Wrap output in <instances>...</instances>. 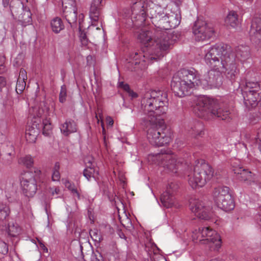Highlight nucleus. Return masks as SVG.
I'll return each instance as SVG.
<instances>
[{"label": "nucleus", "mask_w": 261, "mask_h": 261, "mask_svg": "<svg viewBox=\"0 0 261 261\" xmlns=\"http://www.w3.org/2000/svg\"><path fill=\"white\" fill-rule=\"evenodd\" d=\"M9 208L3 203H0V220H5L9 214Z\"/></svg>", "instance_id": "nucleus-33"}, {"label": "nucleus", "mask_w": 261, "mask_h": 261, "mask_svg": "<svg viewBox=\"0 0 261 261\" xmlns=\"http://www.w3.org/2000/svg\"><path fill=\"white\" fill-rule=\"evenodd\" d=\"M257 221L258 224L261 226V215H259L257 218Z\"/></svg>", "instance_id": "nucleus-52"}, {"label": "nucleus", "mask_w": 261, "mask_h": 261, "mask_svg": "<svg viewBox=\"0 0 261 261\" xmlns=\"http://www.w3.org/2000/svg\"><path fill=\"white\" fill-rule=\"evenodd\" d=\"M3 5L4 7H8L9 5V0H3Z\"/></svg>", "instance_id": "nucleus-51"}, {"label": "nucleus", "mask_w": 261, "mask_h": 261, "mask_svg": "<svg viewBox=\"0 0 261 261\" xmlns=\"http://www.w3.org/2000/svg\"><path fill=\"white\" fill-rule=\"evenodd\" d=\"M189 133L193 137L201 136L203 134V125L200 122H197L188 129Z\"/></svg>", "instance_id": "nucleus-26"}, {"label": "nucleus", "mask_w": 261, "mask_h": 261, "mask_svg": "<svg viewBox=\"0 0 261 261\" xmlns=\"http://www.w3.org/2000/svg\"><path fill=\"white\" fill-rule=\"evenodd\" d=\"M91 236L93 238V239H95L96 240L97 239H100L98 235V232H95V231L91 230L90 232Z\"/></svg>", "instance_id": "nucleus-46"}, {"label": "nucleus", "mask_w": 261, "mask_h": 261, "mask_svg": "<svg viewBox=\"0 0 261 261\" xmlns=\"http://www.w3.org/2000/svg\"><path fill=\"white\" fill-rule=\"evenodd\" d=\"M161 166L168 172L173 173H182L186 170L188 181L193 189L203 187L214 175L212 167L208 164H197L193 171L189 170V165L185 160L175 154H165Z\"/></svg>", "instance_id": "nucleus-3"}, {"label": "nucleus", "mask_w": 261, "mask_h": 261, "mask_svg": "<svg viewBox=\"0 0 261 261\" xmlns=\"http://www.w3.org/2000/svg\"><path fill=\"white\" fill-rule=\"evenodd\" d=\"M90 261H103V259L101 254L99 252H96L92 253Z\"/></svg>", "instance_id": "nucleus-38"}, {"label": "nucleus", "mask_w": 261, "mask_h": 261, "mask_svg": "<svg viewBox=\"0 0 261 261\" xmlns=\"http://www.w3.org/2000/svg\"><path fill=\"white\" fill-rule=\"evenodd\" d=\"M6 84L5 78L0 76V88L4 87Z\"/></svg>", "instance_id": "nucleus-49"}, {"label": "nucleus", "mask_w": 261, "mask_h": 261, "mask_svg": "<svg viewBox=\"0 0 261 261\" xmlns=\"http://www.w3.org/2000/svg\"><path fill=\"white\" fill-rule=\"evenodd\" d=\"M256 142L258 144L259 148L261 147V126L259 127L257 131Z\"/></svg>", "instance_id": "nucleus-43"}, {"label": "nucleus", "mask_w": 261, "mask_h": 261, "mask_svg": "<svg viewBox=\"0 0 261 261\" xmlns=\"http://www.w3.org/2000/svg\"><path fill=\"white\" fill-rule=\"evenodd\" d=\"M119 236L121 238H123L125 240L126 239V238L123 233H121V234H120Z\"/></svg>", "instance_id": "nucleus-54"}, {"label": "nucleus", "mask_w": 261, "mask_h": 261, "mask_svg": "<svg viewBox=\"0 0 261 261\" xmlns=\"http://www.w3.org/2000/svg\"><path fill=\"white\" fill-rule=\"evenodd\" d=\"M250 37L252 41L261 47V19L254 18L250 30Z\"/></svg>", "instance_id": "nucleus-18"}, {"label": "nucleus", "mask_w": 261, "mask_h": 261, "mask_svg": "<svg viewBox=\"0 0 261 261\" xmlns=\"http://www.w3.org/2000/svg\"><path fill=\"white\" fill-rule=\"evenodd\" d=\"M131 194H132V195H134V193H133V192H131Z\"/></svg>", "instance_id": "nucleus-59"}, {"label": "nucleus", "mask_w": 261, "mask_h": 261, "mask_svg": "<svg viewBox=\"0 0 261 261\" xmlns=\"http://www.w3.org/2000/svg\"><path fill=\"white\" fill-rule=\"evenodd\" d=\"M66 98V89L64 86H61L60 95L59 100L61 102L63 103L65 101Z\"/></svg>", "instance_id": "nucleus-37"}, {"label": "nucleus", "mask_w": 261, "mask_h": 261, "mask_svg": "<svg viewBox=\"0 0 261 261\" xmlns=\"http://www.w3.org/2000/svg\"><path fill=\"white\" fill-rule=\"evenodd\" d=\"M5 59L3 57L0 58V74L3 73L5 71V67L4 65Z\"/></svg>", "instance_id": "nucleus-45"}, {"label": "nucleus", "mask_w": 261, "mask_h": 261, "mask_svg": "<svg viewBox=\"0 0 261 261\" xmlns=\"http://www.w3.org/2000/svg\"><path fill=\"white\" fill-rule=\"evenodd\" d=\"M192 240L196 243L206 245L212 250H217L221 246L219 234L209 227H203L196 229L192 234Z\"/></svg>", "instance_id": "nucleus-7"}, {"label": "nucleus", "mask_w": 261, "mask_h": 261, "mask_svg": "<svg viewBox=\"0 0 261 261\" xmlns=\"http://www.w3.org/2000/svg\"><path fill=\"white\" fill-rule=\"evenodd\" d=\"M50 26L53 31L55 33H59L64 28V25L62 20L58 17H56L51 20Z\"/></svg>", "instance_id": "nucleus-25"}, {"label": "nucleus", "mask_w": 261, "mask_h": 261, "mask_svg": "<svg viewBox=\"0 0 261 261\" xmlns=\"http://www.w3.org/2000/svg\"><path fill=\"white\" fill-rule=\"evenodd\" d=\"M180 22V16L177 13L170 11L166 13L159 20V28L164 30H170L174 29L177 27Z\"/></svg>", "instance_id": "nucleus-16"}, {"label": "nucleus", "mask_w": 261, "mask_h": 261, "mask_svg": "<svg viewBox=\"0 0 261 261\" xmlns=\"http://www.w3.org/2000/svg\"><path fill=\"white\" fill-rule=\"evenodd\" d=\"M244 169H245L243 168V167L240 166H233L232 167V171L234 173L236 174L237 177L241 174V173L244 170Z\"/></svg>", "instance_id": "nucleus-40"}, {"label": "nucleus", "mask_w": 261, "mask_h": 261, "mask_svg": "<svg viewBox=\"0 0 261 261\" xmlns=\"http://www.w3.org/2000/svg\"><path fill=\"white\" fill-rule=\"evenodd\" d=\"M6 230L9 235L12 237H15L19 233L20 228L16 223L12 222L9 223Z\"/></svg>", "instance_id": "nucleus-30"}, {"label": "nucleus", "mask_w": 261, "mask_h": 261, "mask_svg": "<svg viewBox=\"0 0 261 261\" xmlns=\"http://www.w3.org/2000/svg\"><path fill=\"white\" fill-rule=\"evenodd\" d=\"M18 163L19 164L24 165L27 168H29L33 166L34 160L31 155H27L20 158L18 160Z\"/></svg>", "instance_id": "nucleus-31"}, {"label": "nucleus", "mask_w": 261, "mask_h": 261, "mask_svg": "<svg viewBox=\"0 0 261 261\" xmlns=\"http://www.w3.org/2000/svg\"><path fill=\"white\" fill-rule=\"evenodd\" d=\"M210 261H218V260L217 259H212V260H211Z\"/></svg>", "instance_id": "nucleus-58"}, {"label": "nucleus", "mask_w": 261, "mask_h": 261, "mask_svg": "<svg viewBox=\"0 0 261 261\" xmlns=\"http://www.w3.org/2000/svg\"><path fill=\"white\" fill-rule=\"evenodd\" d=\"M49 192L51 193L52 196H55L60 194V189L58 187L50 188L49 189Z\"/></svg>", "instance_id": "nucleus-44"}, {"label": "nucleus", "mask_w": 261, "mask_h": 261, "mask_svg": "<svg viewBox=\"0 0 261 261\" xmlns=\"http://www.w3.org/2000/svg\"><path fill=\"white\" fill-rule=\"evenodd\" d=\"M119 87L123 89L125 91L128 92V94H130V87L128 84H124L123 82H120L119 83Z\"/></svg>", "instance_id": "nucleus-42"}, {"label": "nucleus", "mask_w": 261, "mask_h": 261, "mask_svg": "<svg viewBox=\"0 0 261 261\" xmlns=\"http://www.w3.org/2000/svg\"><path fill=\"white\" fill-rule=\"evenodd\" d=\"M95 117H96V118L97 119V123H99V119H98V116H97V114H96Z\"/></svg>", "instance_id": "nucleus-56"}, {"label": "nucleus", "mask_w": 261, "mask_h": 261, "mask_svg": "<svg viewBox=\"0 0 261 261\" xmlns=\"http://www.w3.org/2000/svg\"><path fill=\"white\" fill-rule=\"evenodd\" d=\"M213 200L218 207L225 211L232 210L234 207V200L227 187H219L214 189Z\"/></svg>", "instance_id": "nucleus-9"}, {"label": "nucleus", "mask_w": 261, "mask_h": 261, "mask_svg": "<svg viewBox=\"0 0 261 261\" xmlns=\"http://www.w3.org/2000/svg\"><path fill=\"white\" fill-rule=\"evenodd\" d=\"M254 175L251 171L245 169L238 177V178L248 185H251L255 183Z\"/></svg>", "instance_id": "nucleus-23"}, {"label": "nucleus", "mask_w": 261, "mask_h": 261, "mask_svg": "<svg viewBox=\"0 0 261 261\" xmlns=\"http://www.w3.org/2000/svg\"><path fill=\"white\" fill-rule=\"evenodd\" d=\"M220 49H217V52H218V55H216L214 57L217 58V60L219 61L220 63H221L222 57L224 56H226L229 57V59L232 58V64L234 65L236 68V73H234V76L232 77H228L226 74V71L225 69H223L220 71V74H222V73H224L226 75V77L229 79L230 80H233L235 79L236 76L239 73V69L237 67V61L236 59L240 60L241 62H243L245 61L249 57V48L247 46H240L238 47L236 49V53H233L230 49V47H228L227 45L220 44H216L215 46L208 48H203L204 49V53L207 52L208 51L211 50L213 48H217L220 47Z\"/></svg>", "instance_id": "nucleus-5"}, {"label": "nucleus", "mask_w": 261, "mask_h": 261, "mask_svg": "<svg viewBox=\"0 0 261 261\" xmlns=\"http://www.w3.org/2000/svg\"><path fill=\"white\" fill-rule=\"evenodd\" d=\"M64 16L70 24L77 20V9L75 0H62Z\"/></svg>", "instance_id": "nucleus-15"}, {"label": "nucleus", "mask_w": 261, "mask_h": 261, "mask_svg": "<svg viewBox=\"0 0 261 261\" xmlns=\"http://www.w3.org/2000/svg\"><path fill=\"white\" fill-rule=\"evenodd\" d=\"M84 18V16L83 14L81 13L79 15V16L77 17V20L79 21L80 27H81V25L82 22L83 21Z\"/></svg>", "instance_id": "nucleus-50"}, {"label": "nucleus", "mask_w": 261, "mask_h": 261, "mask_svg": "<svg viewBox=\"0 0 261 261\" xmlns=\"http://www.w3.org/2000/svg\"><path fill=\"white\" fill-rule=\"evenodd\" d=\"M165 154L157 153V154H150L147 157V160L151 164L154 163L161 165V163L163 161Z\"/></svg>", "instance_id": "nucleus-29"}, {"label": "nucleus", "mask_w": 261, "mask_h": 261, "mask_svg": "<svg viewBox=\"0 0 261 261\" xmlns=\"http://www.w3.org/2000/svg\"><path fill=\"white\" fill-rule=\"evenodd\" d=\"M246 86L243 95L245 103L254 107L261 99V85L258 82H248Z\"/></svg>", "instance_id": "nucleus-11"}, {"label": "nucleus", "mask_w": 261, "mask_h": 261, "mask_svg": "<svg viewBox=\"0 0 261 261\" xmlns=\"http://www.w3.org/2000/svg\"><path fill=\"white\" fill-rule=\"evenodd\" d=\"M150 35L149 31H142L139 35L138 38L146 46H152L154 56H151L150 59L157 60L164 56V51L169 48L170 43L169 37L166 32L157 33L153 41Z\"/></svg>", "instance_id": "nucleus-6"}, {"label": "nucleus", "mask_w": 261, "mask_h": 261, "mask_svg": "<svg viewBox=\"0 0 261 261\" xmlns=\"http://www.w3.org/2000/svg\"><path fill=\"white\" fill-rule=\"evenodd\" d=\"M107 124L108 126H112L114 123V121L111 117H107L106 118Z\"/></svg>", "instance_id": "nucleus-47"}, {"label": "nucleus", "mask_w": 261, "mask_h": 261, "mask_svg": "<svg viewBox=\"0 0 261 261\" xmlns=\"http://www.w3.org/2000/svg\"><path fill=\"white\" fill-rule=\"evenodd\" d=\"M60 164L59 163H56L55 164L53 174H52V180L54 181H58L60 179V174L59 172Z\"/></svg>", "instance_id": "nucleus-34"}, {"label": "nucleus", "mask_w": 261, "mask_h": 261, "mask_svg": "<svg viewBox=\"0 0 261 261\" xmlns=\"http://www.w3.org/2000/svg\"><path fill=\"white\" fill-rule=\"evenodd\" d=\"M99 118L101 119L102 118V116L101 114H99Z\"/></svg>", "instance_id": "nucleus-57"}, {"label": "nucleus", "mask_w": 261, "mask_h": 261, "mask_svg": "<svg viewBox=\"0 0 261 261\" xmlns=\"http://www.w3.org/2000/svg\"><path fill=\"white\" fill-rule=\"evenodd\" d=\"M101 126L102 127V132H103V133H104L105 128H104V127H103V122L102 121H101Z\"/></svg>", "instance_id": "nucleus-55"}, {"label": "nucleus", "mask_w": 261, "mask_h": 261, "mask_svg": "<svg viewBox=\"0 0 261 261\" xmlns=\"http://www.w3.org/2000/svg\"><path fill=\"white\" fill-rule=\"evenodd\" d=\"M177 189V186L173 182L169 184L166 191L161 196V202L163 206L169 208L174 204L175 198L173 195L174 193Z\"/></svg>", "instance_id": "nucleus-17"}, {"label": "nucleus", "mask_w": 261, "mask_h": 261, "mask_svg": "<svg viewBox=\"0 0 261 261\" xmlns=\"http://www.w3.org/2000/svg\"><path fill=\"white\" fill-rule=\"evenodd\" d=\"M260 150L261 151V146L259 148Z\"/></svg>", "instance_id": "nucleus-60"}, {"label": "nucleus", "mask_w": 261, "mask_h": 261, "mask_svg": "<svg viewBox=\"0 0 261 261\" xmlns=\"http://www.w3.org/2000/svg\"><path fill=\"white\" fill-rule=\"evenodd\" d=\"M134 3V9L140 10L141 14L144 16L147 12V4L145 0H132V3Z\"/></svg>", "instance_id": "nucleus-28"}, {"label": "nucleus", "mask_w": 261, "mask_h": 261, "mask_svg": "<svg viewBox=\"0 0 261 261\" xmlns=\"http://www.w3.org/2000/svg\"><path fill=\"white\" fill-rule=\"evenodd\" d=\"M197 109L201 112L211 114L222 120H225L230 114L227 109L220 108L217 102L213 99L203 96L198 98Z\"/></svg>", "instance_id": "nucleus-8"}, {"label": "nucleus", "mask_w": 261, "mask_h": 261, "mask_svg": "<svg viewBox=\"0 0 261 261\" xmlns=\"http://www.w3.org/2000/svg\"><path fill=\"white\" fill-rule=\"evenodd\" d=\"M156 249H158L157 246L151 240L145 244V249L147 251H154Z\"/></svg>", "instance_id": "nucleus-36"}, {"label": "nucleus", "mask_w": 261, "mask_h": 261, "mask_svg": "<svg viewBox=\"0 0 261 261\" xmlns=\"http://www.w3.org/2000/svg\"><path fill=\"white\" fill-rule=\"evenodd\" d=\"M21 18L23 24L26 25L31 23L32 21L31 12L25 11L22 14Z\"/></svg>", "instance_id": "nucleus-35"}, {"label": "nucleus", "mask_w": 261, "mask_h": 261, "mask_svg": "<svg viewBox=\"0 0 261 261\" xmlns=\"http://www.w3.org/2000/svg\"><path fill=\"white\" fill-rule=\"evenodd\" d=\"M27 79V71L21 68L19 71V74L17 79L16 86V92L17 94L21 93L24 90L26 86L25 81Z\"/></svg>", "instance_id": "nucleus-21"}, {"label": "nucleus", "mask_w": 261, "mask_h": 261, "mask_svg": "<svg viewBox=\"0 0 261 261\" xmlns=\"http://www.w3.org/2000/svg\"><path fill=\"white\" fill-rule=\"evenodd\" d=\"M16 188L17 184L13 179L8 180L1 185L2 189L5 190L6 192H14Z\"/></svg>", "instance_id": "nucleus-27"}, {"label": "nucleus", "mask_w": 261, "mask_h": 261, "mask_svg": "<svg viewBox=\"0 0 261 261\" xmlns=\"http://www.w3.org/2000/svg\"><path fill=\"white\" fill-rule=\"evenodd\" d=\"M138 97V94L137 93L133 92V91H132V98H136Z\"/></svg>", "instance_id": "nucleus-53"}, {"label": "nucleus", "mask_w": 261, "mask_h": 261, "mask_svg": "<svg viewBox=\"0 0 261 261\" xmlns=\"http://www.w3.org/2000/svg\"><path fill=\"white\" fill-rule=\"evenodd\" d=\"M190 206L192 213L199 219L208 220L213 217L214 214L210 207L204 206L203 202L199 200L191 201Z\"/></svg>", "instance_id": "nucleus-13"}, {"label": "nucleus", "mask_w": 261, "mask_h": 261, "mask_svg": "<svg viewBox=\"0 0 261 261\" xmlns=\"http://www.w3.org/2000/svg\"><path fill=\"white\" fill-rule=\"evenodd\" d=\"M38 242L39 243V247L42 249L44 251L47 252V248L45 246V245L38 239Z\"/></svg>", "instance_id": "nucleus-48"}, {"label": "nucleus", "mask_w": 261, "mask_h": 261, "mask_svg": "<svg viewBox=\"0 0 261 261\" xmlns=\"http://www.w3.org/2000/svg\"><path fill=\"white\" fill-rule=\"evenodd\" d=\"M87 165V168L84 170L83 174L84 176L90 180L92 178H96V175L98 174V172L94 168V165L92 164L91 161H89Z\"/></svg>", "instance_id": "nucleus-24"}, {"label": "nucleus", "mask_w": 261, "mask_h": 261, "mask_svg": "<svg viewBox=\"0 0 261 261\" xmlns=\"http://www.w3.org/2000/svg\"><path fill=\"white\" fill-rule=\"evenodd\" d=\"M221 47L218 48L220 49ZM217 48H213L204 53L203 48L201 50V55L204 58L205 63L211 68L204 75V79H201L198 72L193 68L182 69L178 71L173 76L171 83V88L178 96L187 95L196 86L203 88H218L222 84L223 76L220 71L225 69L227 75L232 77L236 73V68L232 64V58L224 56L222 57L221 63L214 57L218 55Z\"/></svg>", "instance_id": "nucleus-1"}, {"label": "nucleus", "mask_w": 261, "mask_h": 261, "mask_svg": "<svg viewBox=\"0 0 261 261\" xmlns=\"http://www.w3.org/2000/svg\"><path fill=\"white\" fill-rule=\"evenodd\" d=\"M15 151L12 144L8 141L5 135L0 133V155L10 156L7 160L14 156Z\"/></svg>", "instance_id": "nucleus-19"}, {"label": "nucleus", "mask_w": 261, "mask_h": 261, "mask_svg": "<svg viewBox=\"0 0 261 261\" xmlns=\"http://www.w3.org/2000/svg\"><path fill=\"white\" fill-rule=\"evenodd\" d=\"M62 181L65 187L71 191L73 195L77 196V198L80 199V194L77 189L74 188V186L66 179H63Z\"/></svg>", "instance_id": "nucleus-32"}, {"label": "nucleus", "mask_w": 261, "mask_h": 261, "mask_svg": "<svg viewBox=\"0 0 261 261\" xmlns=\"http://www.w3.org/2000/svg\"><path fill=\"white\" fill-rule=\"evenodd\" d=\"M193 32L197 41H204L209 39L214 34V29L209 24L201 21L195 22Z\"/></svg>", "instance_id": "nucleus-12"}, {"label": "nucleus", "mask_w": 261, "mask_h": 261, "mask_svg": "<svg viewBox=\"0 0 261 261\" xmlns=\"http://www.w3.org/2000/svg\"><path fill=\"white\" fill-rule=\"evenodd\" d=\"M8 252V247L7 244L2 241H0V252L5 254Z\"/></svg>", "instance_id": "nucleus-39"}, {"label": "nucleus", "mask_w": 261, "mask_h": 261, "mask_svg": "<svg viewBox=\"0 0 261 261\" xmlns=\"http://www.w3.org/2000/svg\"><path fill=\"white\" fill-rule=\"evenodd\" d=\"M35 176L30 172H25L20 178V185L23 194L28 197H33L36 192V179L41 174V171L34 169Z\"/></svg>", "instance_id": "nucleus-10"}, {"label": "nucleus", "mask_w": 261, "mask_h": 261, "mask_svg": "<svg viewBox=\"0 0 261 261\" xmlns=\"http://www.w3.org/2000/svg\"><path fill=\"white\" fill-rule=\"evenodd\" d=\"M168 105L167 94L162 90L147 91L141 100V108L145 115L143 124L148 128L147 139L153 145L162 146L171 141L170 133L165 129L164 120Z\"/></svg>", "instance_id": "nucleus-2"}, {"label": "nucleus", "mask_w": 261, "mask_h": 261, "mask_svg": "<svg viewBox=\"0 0 261 261\" xmlns=\"http://www.w3.org/2000/svg\"><path fill=\"white\" fill-rule=\"evenodd\" d=\"M80 39L83 46H86L88 44V39L85 33L81 32L80 35Z\"/></svg>", "instance_id": "nucleus-41"}, {"label": "nucleus", "mask_w": 261, "mask_h": 261, "mask_svg": "<svg viewBox=\"0 0 261 261\" xmlns=\"http://www.w3.org/2000/svg\"><path fill=\"white\" fill-rule=\"evenodd\" d=\"M102 7V0H92L89 10V17L91 25L96 27V30H100L102 27L100 18V10Z\"/></svg>", "instance_id": "nucleus-14"}, {"label": "nucleus", "mask_w": 261, "mask_h": 261, "mask_svg": "<svg viewBox=\"0 0 261 261\" xmlns=\"http://www.w3.org/2000/svg\"><path fill=\"white\" fill-rule=\"evenodd\" d=\"M61 133L64 136H67L71 133L77 130L76 123L72 120H67L65 122L61 124L60 127Z\"/></svg>", "instance_id": "nucleus-20"}, {"label": "nucleus", "mask_w": 261, "mask_h": 261, "mask_svg": "<svg viewBox=\"0 0 261 261\" xmlns=\"http://www.w3.org/2000/svg\"><path fill=\"white\" fill-rule=\"evenodd\" d=\"M225 24L231 28H235L239 25L240 22L237 12L231 10L229 11L225 19Z\"/></svg>", "instance_id": "nucleus-22"}, {"label": "nucleus", "mask_w": 261, "mask_h": 261, "mask_svg": "<svg viewBox=\"0 0 261 261\" xmlns=\"http://www.w3.org/2000/svg\"><path fill=\"white\" fill-rule=\"evenodd\" d=\"M50 107L51 110L44 103H41L30 110L32 125L28 126L25 131V138L29 143L35 142L41 129L44 135H49L52 127L47 117L54 114L55 103H51Z\"/></svg>", "instance_id": "nucleus-4"}]
</instances>
